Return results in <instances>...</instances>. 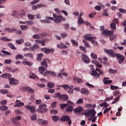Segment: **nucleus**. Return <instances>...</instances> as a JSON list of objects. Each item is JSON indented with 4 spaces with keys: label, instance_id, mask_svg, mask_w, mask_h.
<instances>
[{
    "label": "nucleus",
    "instance_id": "f257e3e1",
    "mask_svg": "<svg viewBox=\"0 0 126 126\" xmlns=\"http://www.w3.org/2000/svg\"><path fill=\"white\" fill-rule=\"evenodd\" d=\"M41 66L39 67L38 68V71L41 74H42V75L44 77L50 76V75H51L52 77H56V76H57V74L54 72L51 71L50 70L46 71V68H48L47 59H44L43 60L41 63Z\"/></svg>",
    "mask_w": 126,
    "mask_h": 126
},
{
    "label": "nucleus",
    "instance_id": "f03ea898",
    "mask_svg": "<svg viewBox=\"0 0 126 126\" xmlns=\"http://www.w3.org/2000/svg\"><path fill=\"white\" fill-rule=\"evenodd\" d=\"M90 74L93 76L94 79H97V78H99L101 75H104V72L100 71V72L98 73L97 72V71L95 70V69H94V70L92 71Z\"/></svg>",
    "mask_w": 126,
    "mask_h": 126
},
{
    "label": "nucleus",
    "instance_id": "7ed1b4c3",
    "mask_svg": "<svg viewBox=\"0 0 126 126\" xmlns=\"http://www.w3.org/2000/svg\"><path fill=\"white\" fill-rule=\"evenodd\" d=\"M48 111L47 108V105L45 104H40L39 106V108L37 109L38 113H41V114H45Z\"/></svg>",
    "mask_w": 126,
    "mask_h": 126
},
{
    "label": "nucleus",
    "instance_id": "20e7f679",
    "mask_svg": "<svg viewBox=\"0 0 126 126\" xmlns=\"http://www.w3.org/2000/svg\"><path fill=\"white\" fill-rule=\"evenodd\" d=\"M53 17L56 18L54 20V22L55 23H61L62 21H64L65 19L63 17L62 15H58L56 14H53Z\"/></svg>",
    "mask_w": 126,
    "mask_h": 126
},
{
    "label": "nucleus",
    "instance_id": "39448f33",
    "mask_svg": "<svg viewBox=\"0 0 126 126\" xmlns=\"http://www.w3.org/2000/svg\"><path fill=\"white\" fill-rule=\"evenodd\" d=\"M60 120L62 121V122H68L67 124L69 126H70L71 124H72L71 119H70V117L68 115H63L61 118H60Z\"/></svg>",
    "mask_w": 126,
    "mask_h": 126
},
{
    "label": "nucleus",
    "instance_id": "423d86ee",
    "mask_svg": "<svg viewBox=\"0 0 126 126\" xmlns=\"http://www.w3.org/2000/svg\"><path fill=\"white\" fill-rule=\"evenodd\" d=\"M84 115L86 117H95L96 115V111L94 109H90L87 112H84Z\"/></svg>",
    "mask_w": 126,
    "mask_h": 126
},
{
    "label": "nucleus",
    "instance_id": "0eeeda50",
    "mask_svg": "<svg viewBox=\"0 0 126 126\" xmlns=\"http://www.w3.org/2000/svg\"><path fill=\"white\" fill-rule=\"evenodd\" d=\"M117 57V60H118V63L120 64H122V63L125 62V57L123 56V55L121 54H116L115 55Z\"/></svg>",
    "mask_w": 126,
    "mask_h": 126
},
{
    "label": "nucleus",
    "instance_id": "6e6552de",
    "mask_svg": "<svg viewBox=\"0 0 126 126\" xmlns=\"http://www.w3.org/2000/svg\"><path fill=\"white\" fill-rule=\"evenodd\" d=\"M41 50L44 52V54H45L46 55H48V54H51V53H54V52H55L54 49H50L47 48H41Z\"/></svg>",
    "mask_w": 126,
    "mask_h": 126
},
{
    "label": "nucleus",
    "instance_id": "1a4fd4ad",
    "mask_svg": "<svg viewBox=\"0 0 126 126\" xmlns=\"http://www.w3.org/2000/svg\"><path fill=\"white\" fill-rule=\"evenodd\" d=\"M25 108L26 110H30L32 114H34V113H35V112L36 111V110H35V109L36 108V106H31L30 105H26L25 106Z\"/></svg>",
    "mask_w": 126,
    "mask_h": 126
},
{
    "label": "nucleus",
    "instance_id": "9d476101",
    "mask_svg": "<svg viewBox=\"0 0 126 126\" xmlns=\"http://www.w3.org/2000/svg\"><path fill=\"white\" fill-rule=\"evenodd\" d=\"M104 52L105 53H107V55H109V56H111L113 58H114V57L116 56V55H115V51H114V50L112 49L108 50V49H105Z\"/></svg>",
    "mask_w": 126,
    "mask_h": 126
},
{
    "label": "nucleus",
    "instance_id": "9b49d317",
    "mask_svg": "<svg viewBox=\"0 0 126 126\" xmlns=\"http://www.w3.org/2000/svg\"><path fill=\"white\" fill-rule=\"evenodd\" d=\"M91 34H88L84 35V38L85 40H87V41H92L93 40H96V37L94 36H92Z\"/></svg>",
    "mask_w": 126,
    "mask_h": 126
},
{
    "label": "nucleus",
    "instance_id": "f8f14e48",
    "mask_svg": "<svg viewBox=\"0 0 126 126\" xmlns=\"http://www.w3.org/2000/svg\"><path fill=\"white\" fill-rule=\"evenodd\" d=\"M9 80L11 85H17V84H19V81L15 80V79L13 78H9Z\"/></svg>",
    "mask_w": 126,
    "mask_h": 126
},
{
    "label": "nucleus",
    "instance_id": "ddd939ff",
    "mask_svg": "<svg viewBox=\"0 0 126 126\" xmlns=\"http://www.w3.org/2000/svg\"><path fill=\"white\" fill-rule=\"evenodd\" d=\"M81 58L82 60H83L85 63H90V60H89V58H88L87 56H86L85 54H82Z\"/></svg>",
    "mask_w": 126,
    "mask_h": 126
},
{
    "label": "nucleus",
    "instance_id": "4468645a",
    "mask_svg": "<svg viewBox=\"0 0 126 126\" xmlns=\"http://www.w3.org/2000/svg\"><path fill=\"white\" fill-rule=\"evenodd\" d=\"M102 34L106 35V36H110L114 34V31H109L108 30H104L102 32Z\"/></svg>",
    "mask_w": 126,
    "mask_h": 126
},
{
    "label": "nucleus",
    "instance_id": "2eb2a0df",
    "mask_svg": "<svg viewBox=\"0 0 126 126\" xmlns=\"http://www.w3.org/2000/svg\"><path fill=\"white\" fill-rule=\"evenodd\" d=\"M12 16L13 17H18V16H23L24 15V13L17 14V11H13L12 12Z\"/></svg>",
    "mask_w": 126,
    "mask_h": 126
},
{
    "label": "nucleus",
    "instance_id": "dca6fc26",
    "mask_svg": "<svg viewBox=\"0 0 126 126\" xmlns=\"http://www.w3.org/2000/svg\"><path fill=\"white\" fill-rule=\"evenodd\" d=\"M69 97L66 94H61V97H59V100H63V101H67Z\"/></svg>",
    "mask_w": 126,
    "mask_h": 126
},
{
    "label": "nucleus",
    "instance_id": "f3484780",
    "mask_svg": "<svg viewBox=\"0 0 126 126\" xmlns=\"http://www.w3.org/2000/svg\"><path fill=\"white\" fill-rule=\"evenodd\" d=\"M80 92L81 94H84V95H88L89 94V91L85 88L81 89Z\"/></svg>",
    "mask_w": 126,
    "mask_h": 126
},
{
    "label": "nucleus",
    "instance_id": "a211bd4d",
    "mask_svg": "<svg viewBox=\"0 0 126 126\" xmlns=\"http://www.w3.org/2000/svg\"><path fill=\"white\" fill-rule=\"evenodd\" d=\"M83 111V107L82 106H78L74 109V113H81Z\"/></svg>",
    "mask_w": 126,
    "mask_h": 126
},
{
    "label": "nucleus",
    "instance_id": "6ab92c4d",
    "mask_svg": "<svg viewBox=\"0 0 126 126\" xmlns=\"http://www.w3.org/2000/svg\"><path fill=\"white\" fill-rule=\"evenodd\" d=\"M57 47L59 49H66L67 48V46L64 45L63 43L57 44Z\"/></svg>",
    "mask_w": 126,
    "mask_h": 126
},
{
    "label": "nucleus",
    "instance_id": "aec40b11",
    "mask_svg": "<svg viewBox=\"0 0 126 126\" xmlns=\"http://www.w3.org/2000/svg\"><path fill=\"white\" fill-rule=\"evenodd\" d=\"M73 79L74 81H77V83H82L83 81L80 78H78V77H74Z\"/></svg>",
    "mask_w": 126,
    "mask_h": 126
},
{
    "label": "nucleus",
    "instance_id": "412c9836",
    "mask_svg": "<svg viewBox=\"0 0 126 126\" xmlns=\"http://www.w3.org/2000/svg\"><path fill=\"white\" fill-rule=\"evenodd\" d=\"M5 31H6L7 32H9L10 33H12L13 31H17V29L14 28L11 29L9 28H6L5 30Z\"/></svg>",
    "mask_w": 126,
    "mask_h": 126
},
{
    "label": "nucleus",
    "instance_id": "4be33fe9",
    "mask_svg": "<svg viewBox=\"0 0 126 126\" xmlns=\"http://www.w3.org/2000/svg\"><path fill=\"white\" fill-rule=\"evenodd\" d=\"M17 104L14 105V107H22L24 106V103L20 102L19 100H16Z\"/></svg>",
    "mask_w": 126,
    "mask_h": 126
},
{
    "label": "nucleus",
    "instance_id": "5701e85b",
    "mask_svg": "<svg viewBox=\"0 0 126 126\" xmlns=\"http://www.w3.org/2000/svg\"><path fill=\"white\" fill-rule=\"evenodd\" d=\"M107 79H109V78L105 77L103 79V82L105 84H111L113 82V81L107 80Z\"/></svg>",
    "mask_w": 126,
    "mask_h": 126
},
{
    "label": "nucleus",
    "instance_id": "b1692460",
    "mask_svg": "<svg viewBox=\"0 0 126 126\" xmlns=\"http://www.w3.org/2000/svg\"><path fill=\"white\" fill-rule=\"evenodd\" d=\"M22 63L25 64V65H29V66H32V65H33V63L29 62L28 61H23Z\"/></svg>",
    "mask_w": 126,
    "mask_h": 126
},
{
    "label": "nucleus",
    "instance_id": "393cba45",
    "mask_svg": "<svg viewBox=\"0 0 126 126\" xmlns=\"http://www.w3.org/2000/svg\"><path fill=\"white\" fill-rule=\"evenodd\" d=\"M6 69H9L11 72H15V71H18L19 69L18 68H11V67H6Z\"/></svg>",
    "mask_w": 126,
    "mask_h": 126
},
{
    "label": "nucleus",
    "instance_id": "a878e982",
    "mask_svg": "<svg viewBox=\"0 0 126 126\" xmlns=\"http://www.w3.org/2000/svg\"><path fill=\"white\" fill-rule=\"evenodd\" d=\"M42 6H43V4H37L35 6H32V10H36L37 8H40V7H42Z\"/></svg>",
    "mask_w": 126,
    "mask_h": 126
},
{
    "label": "nucleus",
    "instance_id": "bb28decb",
    "mask_svg": "<svg viewBox=\"0 0 126 126\" xmlns=\"http://www.w3.org/2000/svg\"><path fill=\"white\" fill-rule=\"evenodd\" d=\"M1 76L3 78H9V77H11V74L8 73H5L2 74Z\"/></svg>",
    "mask_w": 126,
    "mask_h": 126
},
{
    "label": "nucleus",
    "instance_id": "cd10ccee",
    "mask_svg": "<svg viewBox=\"0 0 126 126\" xmlns=\"http://www.w3.org/2000/svg\"><path fill=\"white\" fill-rule=\"evenodd\" d=\"M38 48H39V45L37 44H35L32 47L30 48V50L31 51H35V49H38Z\"/></svg>",
    "mask_w": 126,
    "mask_h": 126
},
{
    "label": "nucleus",
    "instance_id": "c85d7f7f",
    "mask_svg": "<svg viewBox=\"0 0 126 126\" xmlns=\"http://www.w3.org/2000/svg\"><path fill=\"white\" fill-rule=\"evenodd\" d=\"M44 57V54L42 53H40L37 55V61H42V58Z\"/></svg>",
    "mask_w": 126,
    "mask_h": 126
},
{
    "label": "nucleus",
    "instance_id": "c756f323",
    "mask_svg": "<svg viewBox=\"0 0 126 126\" xmlns=\"http://www.w3.org/2000/svg\"><path fill=\"white\" fill-rule=\"evenodd\" d=\"M52 121H53V122H58V121H59V120H60V117L58 116H53L52 117Z\"/></svg>",
    "mask_w": 126,
    "mask_h": 126
},
{
    "label": "nucleus",
    "instance_id": "7c9ffc66",
    "mask_svg": "<svg viewBox=\"0 0 126 126\" xmlns=\"http://www.w3.org/2000/svg\"><path fill=\"white\" fill-rule=\"evenodd\" d=\"M47 86L49 88H54L55 87V83L49 82L47 83Z\"/></svg>",
    "mask_w": 126,
    "mask_h": 126
},
{
    "label": "nucleus",
    "instance_id": "2f4dec72",
    "mask_svg": "<svg viewBox=\"0 0 126 126\" xmlns=\"http://www.w3.org/2000/svg\"><path fill=\"white\" fill-rule=\"evenodd\" d=\"M72 111H73V107H72V106H68L67 107L66 109V112L68 113L69 112H72Z\"/></svg>",
    "mask_w": 126,
    "mask_h": 126
},
{
    "label": "nucleus",
    "instance_id": "473e14b6",
    "mask_svg": "<svg viewBox=\"0 0 126 126\" xmlns=\"http://www.w3.org/2000/svg\"><path fill=\"white\" fill-rule=\"evenodd\" d=\"M8 47H9L12 50H16V48L14 46V45L12 43H8L7 44Z\"/></svg>",
    "mask_w": 126,
    "mask_h": 126
},
{
    "label": "nucleus",
    "instance_id": "72a5a7b5",
    "mask_svg": "<svg viewBox=\"0 0 126 126\" xmlns=\"http://www.w3.org/2000/svg\"><path fill=\"white\" fill-rule=\"evenodd\" d=\"M0 110L2 111H7L8 107L6 106H0Z\"/></svg>",
    "mask_w": 126,
    "mask_h": 126
},
{
    "label": "nucleus",
    "instance_id": "f704fd0d",
    "mask_svg": "<svg viewBox=\"0 0 126 126\" xmlns=\"http://www.w3.org/2000/svg\"><path fill=\"white\" fill-rule=\"evenodd\" d=\"M12 123L14 124V125H15L16 126H20V123H19V122L15 121V119H12Z\"/></svg>",
    "mask_w": 126,
    "mask_h": 126
},
{
    "label": "nucleus",
    "instance_id": "c9c22d12",
    "mask_svg": "<svg viewBox=\"0 0 126 126\" xmlns=\"http://www.w3.org/2000/svg\"><path fill=\"white\" fill-rule=\"evenodd\" d=\"M62 94H61V93L58 92L57 93L54 94H53V97L54 98H59V99H60V97H61Z\"/></svg>",
    "mask_w": 126,
    "mask_h": 126
},
{
    "label": "nucleus",
    "instance_id": "e433bc0d",
    "mask_svg": "<svg viewBox=\"0 0 126 126\" xmlns=\"http://www.w3.org/2000/svg\"><path fill=\"white\" fill-rule=\"evenodd\" d=\"M83 42L85 44L84 46L86 48H90V45H89V43L86 41V40H83Z\"/></svg>",
    "mask_w": 126,
    "mask_h": 126
},
{
    "label": "nucleus",
    "instance_id": "4c0bfd02",
    "mask_svg": "<svg viewBox=\"0 0 126 126\" xmlns=\"http://www.w3.org/2000/svg\"><path fill=\"white\" fill-rule=\"evenodd\" d=\"M102 15L103 16H109V14L108 13V10L107 9H104L103 11L102 12Z\"/></svg>",
    "mask_w": 126,
    "mask_h": 126
},
{
    "label": "nucleus",
    "instance_id": "58836bf2",
    "mask_svg": "<svg viewBox=\"0 0 126 126\" xmlns=\"http://www.w3.org/2000/svg\"><path fill=\"white\" fill-rule=\"evenodd\" d=\"M24 57L21 54H18L15 58L16 60H22Z\"/></svg>",
    "mask_w": 126,
    "mask_h": 126
},
{
    "label": "nucleus",
    "instance_id": "ea45409f",
    "mask_svg": "<svg viewBox=\"0 0 126 126\" xmlns=\"http://www.w3.org/2000/svg\"><path fill=\"white\" fill-rule=\"evenodd\" d=\"M71 42L74 46H76V47H77L78 46V42L77 41H75L74 39H71Z\"/></svg>",
    "mask_w": 126,
    "mask_h": 126
},
{
    "label": "nucleus",
    "instance_id": "a19ab883",
    "mask_svg": "<svg viewBox=\"0 0 126 126\" xmlns=\"http://www.w3.org/2000/svg\"><path fill=\"white\" fill-rule=\"evenodd\" d=\"M24 42V40L23 39H18L16 41V43L18 44V45H21L22 43Z\"/></svg>",
    "mask_w": 126,
    "mask_h": 126
},
{
    "label": "nucleus",
    "instance_id": "79ce46f5",
    "mask_svg": "<svg viewBox=\"0 0 126 126\" xmlns=\"http://www.w3.org/2000/svg\"><path fill=\"white\" fill-rule=\"evenodd\" d=\"M24 57L31 58V59H33L34 58V57L33 56V55H32V54L31 53H28V54H24Z\"/></svg>",
    "mask_w": 126,
    "mask_h": 126
},
{
    "label": "nucleus",
    "instance_id": "37998d69",
    "mask_svg": "<svg viewBox=\"0 0 126 126\" xmlns=\"http://www.w3.org/2000/svg\"><path fill=\"white\" fill-rule=\"evenodd\" d=\"M95 15H96V12H93L89 15V17H90V18H94Z\"/></svg>",
    "mask_w": 126,
    "mask_h": 126
},
{
    "label": "nucleus",
    "instance_id": "c03bdc74",
    "mask_svg": "<svg viewBox=\"0 0 126 126\" xmlns=\"http://www.w3.org/2000/svg\"><path fill=\"white\" fill-rule=\"evenodd\" d=\"M60 106L61 109H64V108H66V107L68 106V105L66 103H62L61 104Z\"/></svg>",
    "mask_w": 126,
    "mask_h": 126
},
{
    "label": "nucleus",
    "instance_id": "a18cd8bd",
    "mask_svg": "<svg viewBox=\"0 0 126 126\" xmlns=\"http://www.w3.org/2000/svg\"><path fill=\"white\" fill-rule=\"evenodd\" d=\"M20 28L21 30H27L28 29V26L26 25H21Z\"/></svg>",
    "mask_w": 126,
    "mask_h": 126
},
{
    "label": "nucleus",
    "instance_id": "49530a36",
    "mask_svg": "<svg viewBox=\"0 0 126 126\" xmlns=\"http://www.w3.org/2000/svg\"><path fill=\"white\" fill-rule=\"evenodd\" d=\"M0 92L2 94H7V93H8V90L5 89H2L0 90Z\"/></svg>",
    "mask_w": 126,
    "mask_h": 126
},
{
    "label": "nucleus",
    "instance_id": "de8ad7c7",
    "mask_svg": "<svg viewBox=\"0 0 126 126\" xmlns=\"http://www.w3.org/2000/svg\"><path fill=\"white\" fill-rule=\"evenodd\" d=\"M26 90H28V92H30V93H34V90L31 88L26 87Z\"/></svg>",
    "mask_w": 126,
    "mask_h": 126
},
{
    "label": "nucleus",
    "instance_id": "09e8293b",
    "mask_svg": "<svg viewBox=\"0 0 126 126\" xmlns=\"http://www.w3.org/2000/svg\"><path fill=\"white\" fill-rule=\"evenodd\" d=\"M120 95H118L117 98H115L114 101L112 102V104H116L117 102H119L120 101Z\"/></svg>",
    "mask_w": 126,
    "mask_h": 126
},
{
    "label": "nucleus",
    "instance_id": "8fccbe9b",
    "mask_svg": "<svg viewBox=\"0 0 126 126\" xmlns=\"http://www.w3.org/2000/svg\"><path fill=\"white\" fill-rule=\"evenodd\" d=\"M28 17L30 19V20H33V19H34V17H35V16L34 15L29 14L28 15Z\"/></svg>",
    "mask_w": 126,
    "mask_h": 126
},
{
    "label": "nucleus",
    "instance_id": "3c124183",
    "mask_svg": "<svg viewBox=\"0 0 126 126\" xmlns=\"http://www.w3.org/2000/svg\"><path fill=\"white\" fill-rule=\"evenodd\" d=\"M83 23V19H82V17H79L78 19V23H79V24H82Z\"/></svg>",
    "mask_w": 126,
    "mask_h": 126
},
{
    "label": "nucleus",
    "instance_id": "603ef678",
    "mask_svg": "<svg viewBox=\"0 0 126 126\" xmlns=\"http://www.w3.org/2000/svg\"><path fill=\"white\" fill-rule=\"evenodd\" d=\"M110 27L112 30H115L116 29V24L114 23H112L110 24Z\"/></svg>",
    "mask_w": 126,
    "mask_h": 126
},
{
    "label": "nucleus",
    "instance_id": "864d4df0",
    "mask_svg": "<svg viewBox=\"0 0 126 126\" xmlns=\"http://www.w3.org/2000/svg\"><path fill=\"white\" fill-rule=\"evenodd\" d=\"M79 48L80 49V50L83 51L84 53H86V52L87 51V50H86V48H85L84 46H80L79 47Z\"/></svg>",
    "mask_w": 126,
    "mask_h": 126
},
{
    "label": "nucleus",
    "instance_id": "5fc2aeb1",
    "mask_svg": "<svg viewBox=\"0 0 126 126\" xmlns=\"http://www.w3.org/2000/svg\"><path fill=\"white\" fill-rule=\"evenodd\" d=\"M110 89H111V90H117V89H119V87H118V86H115L114 85H111L110 86Z\"/></svg>",
    "mask_w": 126,
    "mask_h": 126
},
{
    "label": "nucleus",
    "instance_id": "6e6d98bb",
    "mask_svg": "<svg viewBox=\"0 0 126 126\" xmlns=\"http://www.w3.org/2000/svg\"><path fill=\"white\" fill-rule=\"evenodd\" d=\"M31 119L32 121H36L37 120V115L36 114H33L31 117Z\"/></svg>",
    "mask_w": 126,
    "mask_h": 126
},
{
    "label": "nucleus",
    "instance_id": "4d7b16f0",
    "mask_svg": "<svg viewBox=\"0 0 126 126\" xmlns=\"http://www.w3.org/2000/svg\"><path fill=\"white\" fill-rule=\"evenodd\" d=\"M108 72H109V73H116V72H117V70H114V69H113L112 68H110V69L108 70Z\"/></svg>",
    "mask_w": 126,
    "mask_h": 126
},
{
    "label": "nucleus",
    "instance_id": "13d9d810",
    "mask_svg": "<svg viewBox=\"0 0 126 126\" xmlns=\"http://www.w3.org/2000/svg\"><path fill=\"white\" fill-rule=\"evenodd\" d=\"M1 52L4 54V55H5L6 56H10V53L9 52L4 51V50H1Z\"/></svg>",
    "mask_w": 126,
    "mask_h": 126
},
{
    "label": "nucleus",
    "instance_id": "bf43d9fd",
    "mask_svg": "<svg viewBox=\"0 0 126 126\" xmlns=\"http://www.w3.org/2000/svg\"><path fill=\"white\" fill-rule=\"evenodd\" d=\"M113 98H114V96H113L107 97L105 98V101H111V100H113Z\"/></svg>",
    "mask_w": 126,
    "mask_h": 126
},
{
    "label": "nucleus",
    "instance_id": "052dcab7",
    "mask_svg": "<svg viewBox=\"0 0 126 126\" xmlns=\"http://www.w3.org/2000/svg\"><path fill=\"white\" fill-rule=\"evenodd\" d=\"M30 78L32 79H37V78H38V76L35 74H32V76H30Z\"/></svg>",
    "mask_w": 126,
    "mask_h": 126
},
{
    "label": "nucleus",
    "instance_id": "680f3d73",
    "mask_svg": "<svg viewBox=\"0 0 126 126\" xmlns=\"http://www.w3.org/2000/svg\"><path fill=\"white\" fill-rule=\"evenodd\" d=\"M61 36L62 37V38H63V39H64V38L67 37V34L65 32L62 33L61 34Z\"/></svg>",
    "mask_w": 126,
    "mask_h": 126
},
{
    "label": "nucleus",
    "instance_id": "e2e57ef3",
    "mask_svg": "<svg viewBox=\"0 0 126 126\" xmlns=\"http://www.w3.org/2000/svg\"><path fill=\"white\" fill-rule=\"evenodd\" d=\"M76 104H83V99L79 98L76 102Z\"/></svg>",
    "mask_w": 126,
    "mask_h": 126
},
{
    "label": "nucleus",
    "instance_id": "0e129e2a",
    "mask_svg": "<svg viewBox=\"0 0 126 126\" xmlns=\"http://www.w3.org/2000/svg\"><path fill=\"white\" fill-rule=\"evenodd\" d=\"M85 85L89 87V88H94V86L90 84L89 83H86Z\"/></svg>",
    "mask_w": 126,
    "mask_h": 126
},
{
    "label": "nucleus",
    "instance_id": "69168bd1",
    "mask_svg": "<svg viewBox=\"0 0 126 126\" xmlns=\"http://www.w3.org/2000/svg\"><path fill=\"white\" fill-rule=\"evenodd\" d=\"M50 113L53 115H57L58 114V111L56 110H52L50 111Z\"/></svg>",
    "mask_w": 126,
    "mask_h": 126
},
{
    "label": "nucleus",
    "instance_id": "338daca9",
    "mask_svg": "<svg viewBox=\"0 0 126 126\" xmlns=\"http://www.w3.org/2000/svg\"><path fill=\"white\" fill-rule=\"evenodd\" d=\"M40 22H41L42 23L44 22V23H51V21L47 19L41 20H40Z\"/></svg>",
    "mask_w": 126,
    "mask_h": 126
},
{
    "label": "nucleus",
    "instance_id": "774afa93",
    "mask_svg": "<svg viewBox=\"0 0 126 126\" xmlns=\"http://www.w3.org/2000/svg\"><path fill=\"white\" fill-rule=\"evenodd\" d=\"M7 103L6 100H3L0 101V105H5Z\"/></svg>",
    "mask_w": 126,
    "mask_h": 126
}]
</instances>
